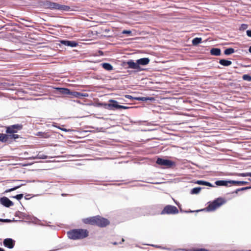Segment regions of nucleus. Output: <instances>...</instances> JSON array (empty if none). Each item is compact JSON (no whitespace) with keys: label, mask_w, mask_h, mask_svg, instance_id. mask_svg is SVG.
Returning <instances> with one entry per match:
<instances>
[{"label":"nucleus","mask_w":251,"mask_h":251,"mask_svg":"<svg viewBox=\"0 0 251 251\" xmlns=\"http://www.w3.org/2000/svg\"><path fill=\"white\" fill-rule=\"evenodd\" d=\"M82 222L86 225L98 226L100 227H104L110 224L108 219L99 215L83 218L82 219Z\"/></svg>","instance_id":"nucleus-1"},{"label":"nucleus","mask_w":251,"mask_h":251,"mask_svg":"<svg viewBox=\"0 0 251 251\" xmlns=\"http://www.w3.org/2000/svg\"><path fill=\"white\" fill-rule=\"evenodd\" d=\"M67 234L69 239L78 240L88 237L89 235V232L86 229L76 228L70 230Z\"/></svg>","instance_id":"nucleus-2"},{"label":"nucleus","mask_w":251,"mask_h":251,"mask_svg":"<svg viewBox=\"0 0 251 251\" xmlns=\"http://www.w3.org/2000/svg\"><path fill=\"white\" fill-rule=\"evenodd\" d=\"M44 5L46 8L51 10H58L63 11H68L70 9V7L68 5H62L59 3L51 2L49 0L46 1Z\"/></svg>","instance_id":"nucleus-3"},{"label":"nucleus","mask_w":251,"mask_h":251,"mask_svg":"<svg viewBox=\"0 0 251 251\" xmlns=\"http://www.w3.org/2000/svg\"><path fill=\"white\" fill-rule=\"evenodd\" d=\"M226 202V200L223 198H218L214 200L206 207L207 211H213Z\"/></svg>","instance_id":"nucleus-4"},{"label":"nucleus","mask_w":251,"mask_h":251,"mask_svg":"<svg viewBox=\"0 0 251 251\" xmlns=\"http://www.w3.org/2000/svg\"><path fill=\"white\" fill-rule=\"evenodd\" d=\"M178 213L177 207L174 205H167L161 212V214H176Z\"/></svg>","instance_id":"nucleus-5"},{"label":"nucleus","mask_w":251,"mask_h":251,"mask_svg":"<svg viewBox=\"0 0 251 251\" xmlns=\"http://www.w3.org/2000/svg\"><path fill=\"white\" fill-rule=\"evenodd\" d=\"M156 163L162 166H165L168 168H171L176 166V163L172 160L164 159L158 158L156 161Z\"/></svg>","instance_id":"nucleus-6"},{"label":"nucleus","mask_w":251,"mask_h":251,"mask_svg":"<svg viewBox=\"0 0 251 251\" xmlns=\"http://www.w3.org/2000/svg\"><path fill=\"white\" fill-rule=\"evenodd\" d=\"M22 128L23 125L21 124L13 125L6 127V132L8 134H15V133Z\"/></svg>","instance_id":"nucleus-7"},{"label":"nucleus","mask_w":251,"mask_h":251,"mask_svg":"<svg viewBox=\"0 0 251 251\" xmlns=\"http://www.w3.org/2000/svg\"><path fill=\"white\" fill-rule=\"evenodd\" d=\"M19 137L18 134H4L0 133V141L6 142L9 139H16Z\"/></svg>","instance_id":"nucleus-8"},{"label":"nucleus","mask_w":251,"mask_h":251,"mask_svg":"<svg viewBox=\"0 0 251 251\" xmlns=\"http://www.w3.org/2000/svg\"><path fill=\"white\" fill-rule=\"evenodd\" d=\"M126 64L128 65L127 68L134 69L136 72L142 71L140 66H139L137 61L135 62L133 60H129L126 62Z\"/></svg>","instance_id":"nucleus-9"},{"label":"nucleus","mask_w":251,"mask_h":251,"mask_svg":"<svg viewBox=\"0 0 251 251\" xmlns=\"http://www.w3.org/2000/svg\"><path fill=\"white\" fill-rule=\"evenodd\" d=\"M110 102H112V103H110L108 104V107L111 109V107H114L116 109H126L127 108V107L124 105H119L118 104V102L117 101L111 100H110Z\"/></svg>","instance_id":"nucleus-10"},{"label":"nucleus","mask_w":251,"mask_h":251,"mask_svg":"<svg viewBox=\"0 0 251 251\" xmlns=\"http://www.w3.org/2000/svg\"><path fill=\"white\" fill-rule=\"evenodd\" d=\"M3 243L5 247L12 249L15 246V241L11 238H6L3 240Z\"/></svg>","instance_id":"nucleus-11"},{"label":"nucleus","mask_w":251,"mask_h":251,"mask_svg":"<svg viewBox=\"0 0 251 251\" xmlns=\"http://www.w3.org/2000/svg\"><path fill=\"white\" fill-rule=\"evenodd\" d=\"M69 95L71 96L70 98H82L83 97H87L88 96V94L87 93H81L80 92H76V91H71L70 92Z\"/></svg>","instance_id":"nucleus-12"},{"label":"nucleus","mask_w":251,"mask_h":251,"mask_svg":"<svg viewBox=\"0 0 251 251\" xmlns=\"http://www.w3.org/2000/svg\"><path fill=\"white\" fill-rule=\"evenodd\" d=\"M1 203L4 206L9 207L13 205V202L7 197L1 198L0 200Z\"/></svg>","instance_id":"nucleus-13"},{"label":"nucleus","mask_w":251,"mask_h":251,"mask_svg":"<svg viewBox=\"0 0 251 251\" xmlns=\"http://www.w3.org/2000/svg\"><path fill=\"white\" fill-rule=\"evenodd\" d=\"M60 43L63 45L71 47H75L77 45V43L76 42L73 41L61 40L60 41Z\"/></svg>","instance_id":"nucleus-14"},{"label":"nucleus","mask_w":251,"mask_h":251,"mask_svg":"<svg viewBox=\"0 0 251 251\" xmlns=\"http://www.w3.org/2000/svg\"><path fill=\"white\" fill-rule=\"evenodd\" d=\"M137 61L139 66H140V65H146L150 62V59L148 58H142L138 59Z\"/></svg>","instance_id":"nucleus-15"},{"label":"nucleus","mask_w":251,"mask_h":251,"mask_svg":"<svg viewBox=\"0 0 251 251\" xmlns=\"http://www.w3.org/2000/svg\"><path fill=\"white\" fill-rule=\"evenodd\" d=\"M229 184L237 185H243L249 184V182L245 181L229 180Z\"/></svg>","instance_id":"nucleus-16"},{"label":"nucleus","mask_w":251,"mask_h":251,"mask_svg":"<svg viewBox=\"0 0 251 251\" xmlns=\"http://www.w3.org/2000/svg\"><path fill=\"white\" fill-rule=\"evenodd\" d=\"M210 54L212 55L219 56L221 54V50L219 48H212L210 51Z\"/></svg>","instance_id":"nucleus-17"},{"label":"nucleus","mask_w":251,"mask_h":251,"mask_svg":"<svg viewBox=\"0 0 251 251\" xmlns=\"http://www.w3.org/2000/svg\"><path fill=\"white\" fill-rule=\"evenodd\" d=\"M56 89L62 94L69 95L70 90L68 88H57Z\"/></svg>","instance_id":"nucleus-18"},{"label":"nucleus","mask_w":251,"mask_h":251,"mask_svg":"<svg viewBox=\"0 0 251 251\" xmlns=\"http://www.w3.org/2000/svg\"><path fill=\"white\" fill-rule=\"evenodd\" d=\"M219 63L224 66H228L232 64V62L229 60L223 59L220 60Z\"/></svg>","instance_id":"nucleus-19"},{"label":"nucleus","mask_w":251,"mask_h":251,"mask_svg":"<svg viewBox=\"0 0 251 251\" xmlns=\"http://www.w3.org/2000/svg\"><path fill=\"white\" fill-rule=\"evenodd\" d=\"M195 183L199 185H203L209 187H213V186L210 182L203 180H197L195 182Z\"/></svg>","instance_id":"nucleus-20"},{"label":"nucleus","mask_w":251,"mask_h":251,"mask_svg":"<svg viewBox=\"0 0 251 251\" xmlns=\"http://www.w3.org/2000/svg\"><path fill=\"white\" fill-rule=\"evenodd\" d=\"M215 183L217 186H227L229 182L226 180H217Z\"/></svg>","instance_id":"nucleus-21"},{"label":"nucleus","mask_w":251,"mask_h":251,"mask_svg":"<svg viewBox=\"0 0 251 251\" xmlns=\"http://www.w3.org/2000/svg\"><path fill=\"white\" fill-rule=\"evenodd\" d=\"M102 67L107 71H111L113 70V66L108 63H103L101 64Z\"/></svg>","instance_id":"nucleus-22"},{"label":"nucleus","mask_w":251,"mask_h":251,"mask_svg":"<svg viewBox=\"0 0 251 251\" xmlns=\"http://www.w3.org/2000/svg\"><path fill=\"white\" fill-rule=\"evenodd\" d=\"M36 135L44 138H49L50 137V135L48 133L46 132H38Z\"/></svg>","instance_id":"nucleus-23"},{"label":"nucleus","mask_w":251,"mask_h":251,"mask_svg":"<svg viewBox=\"0 0 251 251\" xmlns=\"http://www.w3.org/2000/svg\"><path fill=\"white\" fill-rule=\"evenodd\" d=\"M202 41V39L201 38L196 37L193 39L192 44L194 46H196L199 44L201 43Z\"/></svg>","instance_id":"nucleus-24"},{"label":"nucleus","mask_w":251,"mask_h":251,"mask_svg":"<svg viewBox=\"0 0 251 251\" xmlns=\"http://www.w3.org/2000/svg\"><path fill=\"white\" fill-rule=\"evenodd\" d=\"M235 52V50L233 48H228L225 50L224 53L226 55H229Z\"/></svg>","instance_id":"nucleus-25"},{"label":"nucleus","mask_w":251,"mask_h":251,"mask_svg":"<svg viewBox=\"0 0 251 251\" xmlns=\"http://www.w3.org/2000/svg\"><path fill=\"white\" fill-rule=\"evenodd\" d=\"M201 190V187H196L192 189L191 191V194H197L200 193Z\"/></svg>","instance_id":"nucleus-26"},{"label":"nucleus","mask_w":251,"mask_h":251,"mask_svg":"<svg viewBox=\"0 0 251 251\" xmlns=\"http://www.w3.org/2000/svg\"><path fill=\"white\" fill-rule=\"evenodd\" d=\"M251 189V186L246 187H242V188H238V189L236 190V191H235V193L237 194L239 191H244V190H248V189Z\"/></svg>","instance_id":"nucleus-27"},{"label":"nucleus","mask_w":251,"mask_h":251,"mask_svg":"<svg viewBox=\"0 0 251 251\" xmlns=\"http://www.w3.org/2000/svg\"><path fill=\"white\" fill-rule=\"evenodd\" d=\"M243 78L245 80H247L248 81H251V76L249 75H244L243 76Z\"/></svg>","instance_id":"nucleus-28"},{"label":"nucleus","mask_w":251,"mask_h":251,"mask_svg":"<svg viewBox=\"0 0 251 251\" xmlns=\"http://www.w3.org/2000/svg\"><path fill=\"white\" fill-rule=\"evenodd\" d=\"M23 196H24V195L23 194H20L17 195L15 196H13L11 198L16 199L18 200H20L23 198Z\"/></svg>","instance_id":"nucleus-29"},{"label":"nucleus","mask_w":251,"mask_h":251,"mask_svg":"<svg viewBox=\"0 0 251 251\" xmlns=\"http://www.w3.org/2000/svg\"><path fill=\"white\" fill-rule=\"evenodd\" d=\"M239 176L246 177V176H251V173H241L239 175Z\"/></svg>","instance_id":"nucleus-30"},{"label":"nucleus","mask_w":251,"mask_h":251,"mask_svg":"<svg viewBox=\"0 0 251 251\" xmlns=\"http://www.w3.org/2000/svg\"><path fill=\"white\" fill-rule=\"evenodd\" d=\"M125 97L127 98V99H130V100H133L134 99V98L132 97V96H130V95H126L125 96ZM134 99L135 100H142V99H141V98H134Z\"/></svg>","instance_id":"nucleus-31"},{"label":"nucleus","mask_w":251,"mask_h":251,"mask_svg":"<svg viewBox=\"0 0 251 251\" xmlns=\"http://www.w3.org/2000/svg\"><path fill=\"white\" fill-rule=\"evenodd\" d=\"M20 186H16L13 188H11L10 189L7 190L5 192H11V191H14V190L17 189L18 188H20Z\"/></svg>","instance_id":"nucleus-32"},{"label":"nucleus","mask_w":251,"mask_h":251,"mask_svg":"<svg viewBox=\"0 0 251 251\" xmlns=\"http://www.w3.org/2000/svg\"><path fill=\"white\" fill-rule=\"evenodd\" d=\"M122 33L124 34L130 35L131 34V31L130 30H124Z\"/></svg>","instance_id":"nucleus-33"},{"label":"nucleus","mask_w":251,"mask_h":251,"mask_svg":"<svg viewBox=\"0 0 251 251\" xmlns=\"http://www.w3.org/2000/svg\"><path fill=\"white\" fill-rule=\"evenodd\" d=\"M39 158L40 159H47L48 158V156L47 155H42L41 156H40L39 157Z\"/></svg>","instance_id":"nucleus-34"},{"label":"nucleus","mask_w":251,"mask_h":251,"mask_svg":"<svg viewBox=\"0 0 251 251\" xmlns=\"http://www.w3.org/2000/svg\"><path fill=\"white\" fill-rule=\"evenodd\" d=\"M247 34L249 37H251V29L247 31Z\"/></svg>","instance_id":"nucleus-35"},{"label":"nucleus","mask_w":251,"mask_h":251,"mask_svg":"<svg viewBox=\"0 0 251 251\" xmlns=\"http://www.w3.org/2000/svg\"><path fill=\"white\" fill-rule=\"evenodd\" d=\"M197 251H208V250L204 249H198Z\"/></svg>","instance_id":"nucleus-36"},{"label":"nucleus","mask_w":251,"mask_h":251,"mask_svg":"<svg viewBox=\"0 0 251 251\" xmlns=\"http://www.w3.org/2000/svg\"><path fill=\"white\" fill-rule=\"evenodd\" d=\"M4 83H2V82H0V87H3L4 86Z\"/></svg>","instance_id":"nucleus-37"},{"label":"nucleus","mask_w":251,"mask_h":251,"mask_svg":"<svg viewBox=\"0 0 251 251\" xmlns=\"http://www.w3.org/2000/svg\"><path fill=\"white\" fill-rule=\"evenodd\" d=\"M112 244L113 245H118V243L117 242H112Z\"/></svg>","instance_id":"nucleus-38"},{"label":"nucleus","mask_w":251,"mask_h":251,"mask_svg":"<svg viewBox=\"0 0 251 251\" xmlns=\"http://www.w3.org/2000/svg\"><path fill=\"white\" fill-rule=\"evenodd\" d=\"M249 51L250 53H251V46L249 48Z\"/></svg>","instance_id":"nucleus-39"},{"label":"nucleus","mask_w":251,"mask_h":251,"mask_svg":"<svg viewBox=\"0 0 251 251\" xmlns=\"http://www.w3.org/2000/svg\"><path fill=\"white\" fill-rule=\"evenodd\" d=\"M124 241H125L124 239V238H122V242H120L119 243H120V244H121L122 242H124Z\"/></svg>","instance_id":"nucleus-40"},{"label":"nucleus","mask_w":251,"mask_h":251,"mask_svg":"<svg viewBox=\"0 0 251 251\" xmlns=\"http://www.w3.org/2000/svg\"><path fill=\"white\" fill-rule=\"evenodd\" d=\"M0 251H4V250L3 249L0 248Z\"/></svg>","instance_id":"nucleus-41"},{"label":"nucleus","mask_w":251,"mask_h":251,"mask_svg":"<svg viewBox=\"0 0 251 251\" xmlns=\"http://www.w3.org/2000/svg\"><path fill=\"white\" fill-rule=\"evenodd\" d=\"M4 221L7 222V221H9V220H7V219H6V220H4Z\"/></svg>","instance_id":"nucleus-42"},{"label":"nucleus","mask_w":251,"mask_h":251,"mask_svg":"<svg viewBox=\"0 0 251 251\" xmlns=\"http://www.w3.org/2000/svg\"><path fill=\"white\" fill-rule=\"evenodd\" d=\"M27 198H28V197H25V199H27Z\"/></svg>","instance_id":"nucleus-43"},{"label":"nucleus","mask_w":251,"mask_h":251,"mask_svg":"<svg viewBox=\"0 0 251 251\" xmlns=\"http://www.w3.org/2000/svg\"><path fill=\"white\" fill-rule=\"evenodd\" d=\"M27 198H28V197H25V199H27Z\"/></svg>","instance_id":"nucleus-44"},{"label":"nucleus","mask_w":251,"mask_h":251,"mask_svg":"<svg viewBox=\"0 0 251 251\" xmlns=\"http://www.w3.org/2000/svg\"><path fill=\"white\" fill-rule=\"evenodd\" d=\"M27 198H28V197H25V199H27Z\"/></svg>","instance_id":"nucleus-45"},{"label":"nucleus","mask_w":251,"mask_h":251,"mask_svg":"<svg viewBox=\"0 0 251 251\" xmlns=\"http://www.w3.org/2000/svg\"><path fill=\"white\" fill-rule=\"evenodd\" d=\"M249 180L251 181V179L250 178H249Z\"/></svg>","instance_id":"nucleus-46"}]
</instances>
